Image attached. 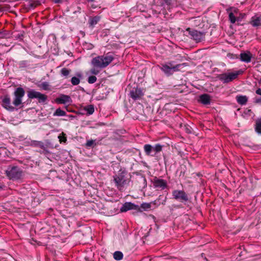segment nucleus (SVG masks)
<instances>
[{
	"label": "nucleus",
	"instance_id": "1",
	"mask_svg": "<svg viewBox=\"0 0 261 261\" xmlns=\"http://www.w3.org/2000/svg\"><path fill=\"white\" fill-rule=\"evenodd\" d=\"M114 59L113 54L108 53L106 55L98 56L93 58L91 64L95 67L104 68L108 66Z\"/></svg>",
	"mask_w": 261,
	"mask_h": 261
},
{
	"label": "nucleus",
	"instance_id": "2",
	"mask_svg": "<svg viewBox=\"0 0 261 261\" xmlns=\"http://www.w3.org/2000/svg\"><path fill=\"white\" fill-rule=\"evenodd\" d=\"M113 177L115 186L120 191H122L124 186L129 182L127 178V171L125 169H120Z\"/></svg>",
	"mask_w": 261,
	"mask_h": 261
},
{
	"label": "nucleus",
	"instance_id": "3",
	"mask_svg": "<svg viewBox=\"0 0 261 261\" xmlns=\"http://www.w3.org/2000/svg\"><path fill=\"white\" fill-rule=\"evenodd\" d=\"M6 174L10 179L18 180L22 177L23 172L18 166H9L6 170Z\"/></svg>",
	"mask_w": 261,
	"mask_h": 261
},
{
	"label": "nucleus",
	"instance_id": "4",
	"mask_svg": "<svg viewBox=\"0 0 261 261\" xmlns=\"http://www.w3.org/2000/svg\"><path fill=\"white\" fill-rule=\"evenodd\" d=\"M163 146L160 144H156L154 146L146 144L144 145L143 148L146 155L154 157L162 150Z\"/></svg>",
	"mask_w": 261,
	"mask_h": 261
},
{
	"label": "nucleus",
	"instance_id": "5",
	"mask_svg": "<svg viewBox=\"0 0 261 261\" xmlns=\"http://www.w3.org/2000/svg\"><path fill=\"white\" fill-rule=\"evenodd\" d=\"M186 31L188 33L190 38L197 43L202 42L205 40V33L204 32L198 31L190 28H187Z\"/></svg>",
	"mask_w": 261,
	"mask_h": 261
},
{
	"label": "nucleus",
	"instance_id": "6",
	"mask_svg": "<svg viewBox=\"0 0 261 261\" xmlns=\"http://www.w3.org/2000/svg\"><path fill=\"white\" fill-rule=\"evenodd\" d=\"M239 74V71L235 72L223 73L217 75V77L223 84H227L236 79Z\"/></svg>",
	"mask_w": 261,
	"mask_h": 261
},
{
	"label": "nucleus",
	"instance_id": "7",
	"mask_svg": "<svg viewBox=\"0 0 261 261\" xmlns=\"http://www.w3.org/2000/svg\"><path fill=\"white\" fill-rule=\"evenodd\" d=\"M182 64H177L173 65L172 62H168L165 64H162L160 66V68L163 71L167 76L172 74L174 71L177 70L178 68L180 67Z\"/></svg>",
	"mask_w": 261,
	"mask_h": 261
},
{
	"label": "nucleus",
	"instance_id": "8",
	"mask_svg": "<svg viewBox=\"0 0 261 261\" xmlns=\"http://www.w3.org/2000/svg\"><path fill=\"white\" fill-rule=\"evenodd\" d=\"M28 97L30 99H37L40 103H44L47 99V96L36 91L34 89H31L28 91Z\"/></svg>",
	"mask_w": 261,
	"mask_h": 261
},
{
	"label": "nucleus",
	"instance_id": "9",
	"mask_svg": "<svg viewBox=\"0 0 261 261\" xmlns=\"http://www.w3.org/2000/svg\"><path fill=\"white\" fill-rule=\"evenodd\" d=\"M25 91L21 87L17 88L14 92V98L13 104L15 107H18L22 103V98L24 96Z\"/></svg>",
	"mask_w": 261,
	"mask_h": 261
},
{
	"label": "nucleus",
	"instance_id": "10",
	"mask_svg": "<svg viewBox=\"0 0 261 261\" xmlns=\"http://www.w3.org/2000/svg\"><path fill=\"white\" fill-rule=\"evenodd\" d=\"M172 196L174 199L185 204L189 200L188 195L184 190H173Z\"/></svg>",
	"mask_w": 261,
	"mask_h": 261
},
{
	"label": "nucleus",
	"instance_id": "11",
	"mask_svg": "<svg viewBox=\"0 0 261 261\" xmlns=\"http://www.w3.org/2000/svg\"><path fill=\"white\" fill-rule=\"evenodd\" d=\"M154 188L158 190H163L168 187L167 182L166 180L154 177L152 180Z\"/></svg>",
	"mask_w": 261,
	"mask_h": 261
},
{
	"label": "nucleus",
	"instance_id": "12",
	"mask_svg": "<svg viewBox=\"0 0 261 261\" xmlns=\"http://www.w3.org/2000/svg\"><path fill=\"white\" fill-rule=\"evenodd\" d=\"M130 96L134 100L140 99L144 95L143 89L138 87H134L130 91Z\"/></svg>",
	"mask_w": 261,
	"mask_h": 261
},
{
	"label": "nucleus",
	"instance_id": "13",
	"mask_svg": "<svg viewBox=\"0 0 261 261\" xmlns=\"http://www.w3.org/2000/svg\"><path fill=\"white\" fill-rule=\"evenodd\" d=\"M132 210L137 211L140 210L139 206L130 202H126L122 205L120 211L121 213H123Z\"/></svg>",
	"mask_w": 261,
	"mask_h": 261
},
{
	"label": "nucleus",
	"instance_id": "14",
	"mask_svg": "<svg viewBox=\"0 0 261 261\" xmlns=\"http://www.w3.org/2000/svg\"><path fill=\"white\" fill-rule=\"evenodd\" d=\"M3 106L6 109L13 111L14 108L11 105V99L8 95H5L2 99Z\"/></svg>",
	"mask_w": 261,
	"mask_h": 261
},
{
	"label": "nucleus",
	"instance_id": "15",
	"mask_svg": "<svg viewBox=\"0 0 261 261\" xmlns=\"http://www.w3.org/2000/svg\"><path fill=\"white\" fill-rule=\"evenodd\" d=\"M71 101V98L69 96L62 94L60 97H57L55 101L58 103L65 104Z\"/></svg>",
	"mask_w": 261,
	"mask_h": 261
},
{
	"label": "nucleus",
	"instance_id": "16",
	"mask_svg": "<svg viewBox=\"0 0 261 261\" xmlns=\"http://www.w3.org/2000/svg\"><path fill=\"white\" fill-rule=\"evenodd\" d=\"M198 101L204 105H208L211 103V96L207 94H203L199 96Z\"/></svg>",
	"mask_w": 261,
	"mask_h": 261
},
{
	"label": "nucleus",
	"instance_id": "17",
	"mask_svg": "<svg viewBox=\"0 0 261 261\" xmlns=\"http://www.w3.org/2000/svg\"><path fill=\"white\" fill-rule=\"evenodd\" d=\"M240 56V60L246 63H249L251 61L252 55L250 51H247L246 52H243L241 53Z\"/></svg>",
	"mask_w": 261,
	"mask_h": 261
},
{
	"label": "nucleus",
	"instance_id": "18",
	"mask_svg": "<svg viewBox=\"0 0 261 261\" xmlns=\"http://www.w3.org/2000/svg\"><path fill=\"white\" fill-rule=\"evenodd\" d=\"M250 23L254 27L261 25V17L256 15L252 17Z\"/></svg>",
	"mask_w": 261,
	"mask_h": 261
},
{
	"label": "nucleus",
	"instance_id": "19",
	"mask_svg": "<svg viewBox=\"0 0 261 261\" xmlns=\"http://www.w3.org/2000/svg\"><path fill=\"white\" fill-rule=\"evenodd\" d=\"M31 145L34 147H39L41 149H43V151L45 152H48V151L47 149V148L45 146L44 143L41 141L35 140L32 141H31Z\"/></svg>",
	"mask_w": 261,
	"mask_h": 261
},
{
	"label": "nucleus",
	"instance_id": "20",
	"mask_svg": "<svg viewBox=\"0 0 261 261\" xmlns=\"http://www.w3.org/2000/svg\"><path fill=\"white\" fill-rule=\"evenodd\" d=\"M75 76H73L71 79V83L73 86L77 85L80 83V79L82 77L83 75L81 72H76Z\"/></svg>",
	"mask_w": 261,
	"mask_h": 261
},
{
	"label": "nucleus",
	"instance_id": "21",
	"mask_svg": "<svg viewBox=\"0 0 261 261\" xmlns=\"http://www.w3.org/2000/svg\"><path fill=\"white\" fill-rule=\"evenodd\" d=\"M236 100L238 103L241 105H245L248 101V97L245 95H238Z\"/></svg>",
	"mask_w": 261,
	"mask_h": 261
},
{
	"label": "nucleus",
	"instance_id": "22",
	"mask_svg": "<svg viewBox=\"0 0 261 261\" xmlns=\"http://www.w3.org/2000/svg\"><path fill=\"white\" fill-rule=\"evenodd\" d=\"M254 130L257 134L261 135V117L255 120Z\"/></svg>",
	"mask_w": 261,
	"mask_h": 261
},
{
	"label": "nucleus",
	"instance_id": "23",
	"mask_svg": "<svg viewBox=\"0 0 261 261\" xmlns=\"http://www.w3.org/2000/svg\"><path fill=\"white\" fill-rule=\"evenodd\" d=\"M151 203H143L141 206H139L140 210H137V212H142L143 211H148L151 208Z\"/></svg>",
	"mask_w": 261,
	"mask_h": 261
},
{
	"label": "nucleus",
	"instance_id": "24",
	"mask_svg": "<svg viewBox=\"0 0 261 261\" xmlns=\"http://www.w3.org/2000/svg\"><path fill=\"white\" fill-rule=\"evenodd\" d=\"M83 110L86 112L87 115H92L94 112V107L92 105H89L84 107Z\"/></svg>",
	"mask_w": 261,
	"mask_h": 261
},
{
	"label": "nucleus",
	"instance_id": "25",
	"mask_svg": "<svg viewBox=\"0 0 261 261\" xmlns=\"http://www.w3.org/2000/svg\"><path fill=\"white\" fill-rule=\"evenodd\" d=\"M70 72L71 70L66 68H63L60 71L61 76L65 78H68L69 76Z\"/></svg>",
	"mask_w": 261,
	"mask_h": 261
},
{
	"label": "nucleus",
	"instance_id": "26",
	"mask_svg": "<svg viewBox=\"0 0 261 261\" xmlns=\"http://www.w3.org/2000/svg\"><path fill=\"white\" fill-rule=\"evenodd\" d=\"M113 257L115 259L120 260L123 258V254L121 251H115L113 254Z\"/></svg>",
	"mask_w": 261,
	"mask_h": 261
},
{
	"label": "nucleus",
	"instance_id": "27",
	"mask_svg": "<svg viewBox=\"0 0 261 261\" xmlns=\"http://www.w3.org/2000/svg\"><path fill=\"white\" fill-rule=\"evenodd\" d=\"M161 197H162V195H160L159 198L157 199H156L154 201L151 202V204H153L154 205H159L161 204H165V202L166 201L167 198L165 197V198L164 199L163 201H160V198Z\"/></svg>",
	"mask_w": 261,
	"mask_h": 261
},
{
	"label": "nucleus",
	"instance_id": "28",
	"mask_svg": "<svg viewBox=\"0 0 261 261\" xmlns=\"http://www.w3.org/2000/svg\"><path fill=\"white\" fill-rule=\"evenodd\" d=\"M25 2V6L27 7L28 9H31L35 8V3L33 0H26Z\"/></svg>",
	"mask_w": 261,
	"mask_h": 261
},
{
	"label": "nucleus",
	"instance_id": "29",
	"mask_svg": "<svg viewBox=\"0 0 261 261\" xmlns=\"http://www.w3.org/2000/svg\"><path fill=\"white\" fill-rule=\"evenodd\" d=\"M66 112L60 108L57 109L54 113V116H63L66 115Z\"/></svg>",
	"mask_w": 261,
	"mask_h": 261
},
{
	"label": "nucleus",
	"instance_id": "30",
	"mask_svg": "<svg viewBox=\"0 0 261 261\" xmlns=\"http://www.w3.org/2000/svg\"><path fill=\"white\" fill-rule=\"evenodd\" d=\"M100 20V17L98 16H95L90 19V24L91 25H94L97 24Z\"/></svg>",
	"mask_w": 261,
	"mask_h": 261
},
{
	"label": "nucleus",
	"instance_id": "31",
	"mask_svg": "<svg viewBox=\"0 0 261 261\" xmlns=\"http://www.w3.org/2000/svg\"><path fill=\"white\" fill-rule=\"evenodd\" d=\"M29 63L27 60L21 61L18 63L19 68H22L28 67L30 65Z\"/></svg>",
	"mask_w": 261,
	"mask_h": 261
},
{
	"label": "nucleus",
	"instance_id": "32",
	"mask_svg": "<svg viewBox=\"0 0 261 261\" xmlns=\"http://www.w3.org/2000/svg\"><path fill=\"white\" fill-rule=\"evenodd\" d=\"M58 138L60 143H66L67 141L66 134L63 132L58 136Z\"/></svg>",
	"mask_w": 261,
	"mask_h": 261
},
{
	"label": "nucleus",
	"instance_id": "33",
	"mask_svg": "<svg viewBox=\"0 0 261 261\" xmlns=\"http://www.w3.org/2000/svg\"><path fill=\"white\" fill-rule=\"evenodd\" d=\"M96 145V144L95 143L94 141L93 140H88L86 143V146L87 147H94Z\"/></svg>",
	"mask_w": 261,
	"mask_h": 261
},
{
	"label": "nucleus",
	"instance_id": "34",
	"mask_svg": "<svg viewBox=\"0 0 261 261\" xmlns=\"http://www.w3.org/2000/svg\"><path fill=\"white\" fill-rule=\"evenodd\" d=\"M39 87L45 90L49 89V85L48 83L46 82L42 83L41 84L39 85Z\"/></svg>",
	"mask_w": 261,
	"mask_h": 261
},
{
	"label": "nucleus",
	"instance_id": "35",
	"mask_svg": "<svg viewBox=\"0 0 261 261\" xmlns=\"http://www.w3.org/2000/svg\"><path fill=\"white\" fill-rule=\"evenodd\" d=\"M97 77L94 75L90 76L88 78V82L89 84H94L96 82Z\"/></svg>",
	"mask_w": 261,
	"mask_h": 261
},
{
	"label": "nucleus",
	"instance_id": "36",
	"mask_svg": "<svg viewBox=\"0 0 261 261\" xmlns=\"http://www.w3.org/2000/svg\"><path fill=\"white\" fill-rule=\"evenodd\" d=\"M229 19L231 23H234L236 21V17L233 13L231 12L229 14Z\"/></svg>",
	"mask_w": 261,
	"mask_h": 261
},
{
	"label": "nucleus",
	"instance_id": "37",
	"mask_svg": "<svg viewBox=\"0 0 261 261\" xmlns=\"http://www.w3.org/2000/svg\"><path fill=\"white\" fill-rule=\"evenodd\" d=\"M184 129L187 134H191L192 133V128L188 124L184 125Z\"/></svg>",
	"mask_w": 261,
	"mask_h": 261
},
{
	"label": "nucleus",
	"instance_id": "38",
	"mask_svg": "<svg viewBox=\"0 0 261 261\" xmlns=\"http://www.w3.org/2000/svg\"><path fill=\"white\" fill-rule=\"evenodd\" d=\"M165 4L170 7L176 2V0H163Z\"/></svg>",
	"mask_w": 261,
	"mask_h": 261
},
{
	"label": "nucleus",
	"instance_id": "39",
	"mask_svg": "<svg viewBox=\"0 0 261 261\" xmlns=\"http://www.w3.org/2000/svg\"><path fill=\"white\" fill-rule=\"evenodd\" d=\"M96 67H94V68L91 69L90 72L94 75H97L99 73V70L95 68Z\"/></svg>",
	"mask_w": 261,
	"mask_h": 261
},
{
	"label": "nucleus",
	"instance_id": "40",
	"mask_svg": "<svg viewBox=\"0 0 261 261\" xmlns=\"http://www.w3.org/2000/svg\"><path fill=\"white\" fill-rule=\"evenodd\" d=\"M8 33L6 31H0V38H3L7 36Z\"/></svg>",
	"mask_w": 261,
	"mask_h": 261
},
{
	"label": "nucleus",
	"instance_id": "41",
	"mask_svg": "<svg viewBox=\"0 0 261 261\" xmlns=\"http://www.w3.org/2000/svg\"><path fill=\"white\" fill-rule=\"evenodd\" d=\"M254 102L256 103H261V97H260V98L255 97L254 98Z\"/></svg>",
	"mask_w": 261,
	"mask_h": 261
},
{
	"label": "nucleus",
	"instance_id": "42",
	"mask_svg": "<svg viewBox=\"0 0 261 261\" xmlns=\"http://www.w3.org/2000/svg\"><path fill=\"white\" fill-rule=\"evenodd\" d=\"M34 3H35V8L38 6H39L41 5V2L40 0H37V1H34Z\"/></svg>",
	"mask_w": 261,
	"mask_h": 261
},
{
	"label": "nucleus",
	"instance_id": "43",
	"mask_svg": "<svg viewBox=\"0 0 261 261\" xmlns=\"http://www.w3.org/2000/svg\"><path fill=\"white\" fill-rule=\"evenodd\" d=\"M255 93L258 94V95H261V89L260 88H258L256 91H255Z\"/></svg>",
	"mask_w": 261,
	"mask_h": 261
},
{
	"label": "nucleus",
	"instance_id": "44",
	"mask_svg": "<svg viewBox=\"0 0 261 261\" xmlns=\"http://www.w3.org/2000/svg\"><path fill=\"white\" fill-rule=\"evenodd\" d=\"M55 3L58 4L61 3L62 2V0H53Z\"/></svg>",
	"mask_w": 261,
	"mask_h": 261
},
{
	"label": "nucleus",
	"instance_id": "45",
	"mask_svg": "<svg viewBox=\"0 0 261 261\" xmlns=\"http://www.w3.org/2000/svg\"><path fill=\"white\" fill-rule=\"evenodd\" d=\"M141 180H142L144 181L145 185H147L146 179L145 178H141Z\"/></svg>",
	"mask_w": 261,
	"mask_h": 261
},
{
	"label": "nucleus",
	"instance_id": "46",
	"mask_svg": "<svg viewBox=\"0 0 261 261\" xmlns=\"http://www.w3.org/2000/svg\"><path fill=\"white\" fill-rule=\"evenodd\" d=\"M201 255L202 257H203L204 259L206 260V261H208L207 259L206 258V257L205 256L203 257V256L204 255V253H201Z\"/></svg>",
	"mask_w": 261,
	"mask_h": 261
},
{
	"label": "nucleus",
	"instance_id": "47",
	"mask_svg": "<svg viewBox=\"0 0 261 261\" xmlns=\"http://www.w3.org/2000/svg\"><path fill=\"white\" fill-rule=\"evenodd\" d=\"M88 2H95L96 0H87Z\"/></svg>",
	"mask_w": 261,
	"mask_h": 261
},
{
	"label": "nucleus",
	"instance_id": "48",
	"mask_svg": "<svg viewBox=\"0 0 261 261\" xmlns=\"http://www.w3.org/2000/svg\"><path fill=\"white\" fill-rule=\"evenodd\" d=\"M162 198H163V197L162 196V197L160 198V201H163V200L164 199H162Z\"/></svg>",
	"mask_w": 261,
	"mask_h": 261
}]
</instances>
